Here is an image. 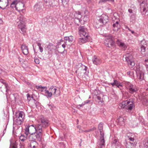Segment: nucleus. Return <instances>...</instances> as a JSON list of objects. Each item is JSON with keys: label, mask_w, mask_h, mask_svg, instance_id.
<instances>
[{"label": "nucleus", "mask_w": 148, "mask_h": 148, "mask_svg": "<svg viewBox=\"0 0 148 148\" xmlns=\"http://www.w3.org/2000/svg\"><path fill=\"white\" fill-rule=\"evenodd\" d=\"M97 98L98 100H99L101 101V97H100L97 96Z\"/></svg>", "instance_id": "obj_56"}, {"label": "nucleus", "mask_w": 148, "mask_h": 148, "mask_svg": "<svg viewBox=\"0 0 148 148\" xmlns=\"http://www.w3.org/2000/svg\"><path fill=\"white\" fill-rule=\"evenodd\" d=\"M141 52L143 56H145V48L147 46V45L145 41L144 40H142L141 42Z\"/></svg>", "instance_id": "obj_15"}, {"label": "nucleus", "mask_w": 148, "mask_h": 148, "mask_svg": "<svg viewBox=\"0 0 148 148\" xmlns=\"http://www.w3.org/2000/svg\"><path fill=\"white\" fill-rule=\"evenodd\" d=\"M45 5L48 7H51L53 4V0H45Z\"/></svg>", "instance_id": "obj_27"}, {"label": "nucleus", "mask_w": 148, "mask_h": 148, "mask_svg": "<svg viewBox=\"0 0 148 148\" xmlns=\"http://www.w3.org/2000/svg\"><path fill=\"white\" fill-rule=\"evenodd\" d=\"M5 87L6 88H7V86H8V85L7 84H5Z\"/></svg>", "instance_id": "obj_61"}, {"label": "nucleus", "mask_w": 148, "mask_h": 148, "mask_svg": "<svg viewBox=\"0 0 148 148\" xmlns=\"http://www.w3.org/2000/svg\"><path fill=\"white\" fill-rule=\"evenodd\" d=\"M36 88L38 89L39 91L42 92V93H44L47 87L45 86H36Z\"/></svg>", "instance_id": "obj_26"}, {"label": "nucleus", "mask_w": 148, "mask_h": 148, "mask_svg": "<svg viewBox=\"0 0 148 148\" xmlns=\"http://www.w3.org/2000/svg\"><path fill=\"white\" fill-rule=\"evenodd\" d=\"M30 146L32 148H36V146L35 145H32V144H31Z\"/></svg>", "instance_id": "obj_52"}, {"label": "nucleus", "mask_w": 148, "mask_h": 148, "mask_svg": "<svg viewBox=\"0 0 148 148\" xmlns=\"http://www.w3.org/2000/svg\"><path fill=\"white\" fill-rule=\"evenodd\" d=\"M89 102V100H87L85 102H84V103L85 104L88 103Z\"/></svg>", "instance_id": "obj_59"}, {"label": "nucleus", "mask_w": 148, "mask_h": 148, "mask_svg": "<svg viewBox=\"0 0 148 148\" xmlns=\"http://www.w3.org/2000/svg\"><path fill=\"white\" fill-rule=\"evenodd\" d=\"M40 127L41 126L40 124L26 125L25 129V134L27 135H28L29 134L30 135L36 132L38 127Z\"/></svg>", "instance_id": "obj_3"}, {"label": "nucleus", "mask_w": 148, "mask_h": 148, "mask_svg": "<svg viewBox=\"0 0 148 148\" xmlns=\"http://www.w3.org/2000/svg\"><path fill=\"white\" fill-rule=\"evenodd\" d=\"M21 49L23 53L25 55H27L28 53V47L25 44H23L21 46Z\"/></svg>", "instance_id": "obj_20"}, {"label": "nucleus", "mask_w": 148, "mask_h": 148, "mask_svg": "<svg viewBox=\"0 0 148 148\" xmlns=\"http://www.w3.org/2000/svg\"><path fill=\"white\" fill-rule=\"evenodd\" d=\"M141 95H139L138 97L139 98V99L141 100H142L143 99H145V97H142L141 96H140Z\"/></svg>", "instance_id": "obj_49"}, {"label": "nucleus", "mask_w": 148, "mask_h": 148, "mask_svg": "<svg viewBox=\"0 0 148 148\" xmlns=\"http://www.w3.org/2000/svg\"><path fill=\"white\" fill-rule=\"evenodd\" d=\"M145 62L146 63V68L147 69V70L148 71V64L147 65V62H148V59L147 60H145Z\"/></svg>", "instance_id": "obj_47"}, {"label": "nucleus", "mask_w": 148, "mask_h": 148, "mask_svg": "<svg viewBox=\"0 0 148 148\" xmlns=\"http://www.w3.org/2000/svg\"><path fill=\"white\" fill-rule=\"evenodd\" d=\"M99 21L100 23L102 24H106L109 21L108 16L105 14H103L101 15Z\"/></svg>", "instance_id": "obj_16"}, {"label": "nucleus", "mask_w": 148, "mask_h": 148, "mask_svg": "<svg viewBox=\"0 0 148 148\" xmlns=\"http://www.w3.org/2000/svg\"><path fill=\"white\" fill-rule=\"evenodd\" d=\"M39 49L40 52H42L43 51V49L41 46L39 47Z\"/></svg>", "instance_id": "obj_48"}, {"label": "nucleus", "mask_w": 148, "mask_h": 148, "mask_svg": "<svg viewBox=\"0 0 148 148\" xmlns=\"http://www.w3.org/2000/svg\"><path fill=\"white\" fill-rule=\"evenodd\" d=\"M123 147H122L121 145H119V146H117L116 147V148H123Z\"/></svg>", "instance_id": "obj_53"}, {"label": "nucleus", "mask_w": 148, "mask_h": 148, "mask_svg": "<svg viewBox=\"0 0 148 148\" xmlns=\"http://www.w3.org/2000/svg\"><path fill=\"white\" fill-rule=\"evenodd\" d=\"M112 19L113 21H114V20H116V23L113 24V30L114 31H117L119 29L120 27V25L118 21V20L114 16H113L112 17Z\"/></svg>", "instance_id": "obj_14"}, {"label": "nucleus", "mask_w": 148, "mask_h": 148, "mask_svg": "<svg viewBox=\"0 0 148 148\" xmlns=\"http://www.w3.org/2000/svg\"><path fill=\"white\" fill-rule=\"evenodd\" d=\"M126 118L122 117H120L117 119V122L118 124L121 125H123L124 124Z\"/></svg>", "instance_id": "obj_21"}, {"label": "nucleus", "mask_w": 148, "mask_h": 148, "mask_svg": "<svg viewBox=\"0 0 148 148\" xmlns=\"http://www.w3.org/2000/svg\"><path fill=\"white\" fill-rule=\"evenodd\" d=\"M88 38V37H84L83 38H79L78 40L79 43L81 45L84 43L86 42Z\"/></svg>", "instance_id": "obj_22"}, {"label": "nucleus", "mask_w": 148, "mask_h": 148, "mask_svg": "<svg viewBox=\"0 0 148 148\" xmlns=\"http://www.w3.org/2000/svg\"><path fill=\"white\" fill-rule=\"evenodd\" d=\"M39 6L38 5H36L34 7V10H36L38 11L39 10V9H37V8H39Z\"/></svg>", "instance_id": "obj_42"}, {"label": "nucleus", "mask_w": 148, "mask_h": 148, "mask_svg": "<svg viewBox=\"0 0 148 148\" xmlns=\"http://www.w3.org/2000/svg\"><path fill=\"white\" fill-rule=\"evenodd\" d=\"M28 136L27 135L26 136H25L23 135H21L20 136L19 138L20 143H21V142L22 143H24L27 140V138H28Z\"/></svg>", "instance_id": "obj_25"}, {"label": "nucleus", "mask_w": 148, "mask_h": 148, "mask_svg": "<svg viewBox=\"0 0 148 148\" xmlns=\"http://www.w3.org/2000/svg\"><path fill=\"white\" fill-rule=\"evenodd\" d=\"M25 144L24 143H22L21 142L19 145L20 148H24Z\"/></svg>", "instance_id": "obj_40"}, {"label": "nucleus", "mask_w": 148, "mask_h": 148, "mask_svg": "<svg viewBox=\"0 0 148 148\" xmlns=\"http://www.w3.org/2000/svg\"><path fill=\"white\" fill-rule=\"evenodd\" d=\"M145 145H146V146H145V147H146V146L148 148V140H147V142L145 143Z\"/></svg>", "instance_id": "obj_55"}, {"label": "nucleus", "mask_w": 148, "mask_h": 148, "mask_svg": "<svg viewBox=\"0 0 148 148\" xmlns=\"http://www.w3.org/2000/svg\"><path fill=\"white\" fill-rule=\"evenodd\" d=\"M67 0H62V2H64Z\"/></svg>", "instance_id": "obj_62"}, {"label": "nucleus", "mask_w": 148, "mask_h": 148, "mask_svg": "<svg viewBox=\"0 0 148 148\" xmlns=\"http://www.w3.org/2000/svg\"><path fill=\"white\" fill-rule=\"evenodd\" d=\"M24 6V5L22 3H17V7H18V8H17L18 10H17L19 12L22 11L23 10V8Z\"/></svg>", "instance_id": "obj_23"}, {"label": "nucleus", "mask_w": 148, "mask_h": 148, "mask_svg": "<svg viewBox=\"0 0 148 148\" xmlns=\"http://www.w3.org/2000/svg\"><path fill=\"white\" fill-rule=\"evenodd\" d=\"M98 128L100 132V134H101V133L104 134L102 130L103 124L102 123H100L98 125Z\"/></svg>", "instance_id": "obj_36"}, {"label": "nucleus", "mask_w": 148, "mask_h": 148, "mask_svg": "<svg viewBox=\"0 0 148 148\" xmlns=\"http://www.w3.org/2000/svg\"><path fill=\"white\" fill-rule=\"evenodd\" d=\"M134 143L132 142H127L126 146L127 148H133L134 147Z\"/></svg>", "instance_id": "obj_33"}, {"label": "nucleus", "mask_w": 148, "mask_h": 148, "mask_svg": "<svg viewBox=\"0 0 148 148\" xmlns=\"http://www.w3.org/2000/svg\"><path fill=\"white\" fill-rule=\"evenodd\" d=\"M117 44L119 46L122 47L124 50H125L127 48V46L123 42L119 41L117 42Z\"/></svg>", "instance_id": "obj_32"}, {"label": "nucleus", "mask_w": 148, "mask_h": 148, "mask_svg": "<svg viewBox=\"0 0 148 148\" xmlns=\"http://www.w3.org/2000/svg\"><path fill=\"white\" fill-rule=\"evenodd\" d=\"M78 32L80 36L89 37L88 34L87 29L84 26H80L78 28Z\"/></svg>", "instance_id": "obj_10"}, {"label": "nucleus", "mask_w": 148, "mask_h": 148, "mask_svg": "<svg viewBox=\"0 0 148 148\" xmlns=\"http://www.w3.org/2000/svg\"><path fill=\"white\" fill-rule=\"evenodd\" d=\"M26 21V18L21 14L18 16L16 20L18 27L19 29H20L23 34L26 32L27 29L25 23V22Z\"/></svg>", "instance_id": "obj_2"}, {"label": "nucleus", "mask_w": 148, "mask_h": 148, "mask_svg": "<svg viewBox=\"0 0 148 148\" xmlns=\"http://www.w3.org/2000/svg\"><path fill=\"white\" fill-rule=\"evenodd\" d=\"M127 29L130 31L132 33V34H135L136 33L134 31L131 30L129 27H127Z\"/></svg>", "instance_id": "obj_45"}, {"label": "nucleus", "mask_w": 148, "mask_h": 148, "mask_svg": "<svg viewBox=\"0 0 148 148\" xmlns=\"http://www.w3.org/2000/svg\"><path fill=\"white\" fill-rule=\"evenodd\" d=\"M135 19V17L134 16L131 15L130 17V21H132L133 20H134Z\"/></svg>", "instance_id": "obj_46"}, {"label": "nucleus", "mask_w": 148, "mask_h": 148, "mask_svg": "<svg viewBox=\"0 0 148 148\" xmlns=\"http://www.w3.org/2000/svg\"><path fill=\"white\" fill-rule=\"evenodd\" d=\"M137 76V79L140 81L144 79V70L142 66L137 65L135 68Z\"/></svg>", "instance_id": "obj_4"}, {"label": "nucleus", "mask_w": 148, "mask_h": 148, "mask_svg": "<svg viewBox=\"0 0 148 148\" xmlns=\"http://www.w3.org/2000/svg\"><path fill=\"white\" fill-rule=\"evenodd\" d=\"M37 124H40V125L43 131L44 128L49 125V122L48 120L43 118H41L40 121L39 122V123Z\"/></svg>", "instance_id": "obj_13"}, {"label": "nucleus", "mask_w": 148, "mask_h": 148, "mask_svg": "<svg viewBox=\"0 0 148 148\" xmlns=\"http://www.w3.org/2000/svg\"><path fill=\"white\" fill-rule=\"evenodd\" d=\"M42 94L47 98H51L52 95V94L49 90V89L48 90L46 89L45 93H42Z\"/></svg>", "instance_id": "obj_24"}, {"label": "nucleus", "mask_w": 148, "mask_h": 148, "mask_svg": "<svg viewBox=\"0 0 148 148\" xmlns=\"http://www.w3.org/2000/svg\"><path fill=\"white\" fill-rule=\"evenodd\" d=\"M36 43L37 45L38 46V47L41 46V43H40L39 42H38V41H37L36 42Z\"/></svg>", "instance_id": "obj_50"}, {"label": "nucleus", "mask_w": 148, "mask_h": 148, "mask_svg": "<svg viewBox=\"0 0 148 148\" xmlns=\"http://www.w3.org/2000/svg\"><path fill=\"white\" fill-rule=\"evenodd\" d=\"M82 68V71H84V73H86V71L88 69L87 67L84 65L81 64Z\"/></svg>", "instance_id": "obj_37"}, {"label": "nucleus", "mask_w": 148, "mask_h": 148, "mask_svg": "<svg viewBox=\"0 0 148 148\" xmlns=\"http://www.w3.org/2000/svg\"><path fill=\"white\" fill-rule=\"evenodd\" d=\"M103 136L104 134L101 133V134H100V139L98 142L99 148H102L105 146V140Z\"/></svg>", "instance_id": "obj_17"}, {"label": "nucleus", "mask_w": 148, "mask_h": 148, "mask_svg": "<svg viewBox=\"0 0 148 148\" xmlns=\"http://www.w3.org/2000/svg\"><path fill=\"white\" fill-rule=\"evenodd\" d=\"M49 90L55 97H58L60 95V91L59 89L56 86H51L49 88Z\"/></svg>", "instance_id": "obj_12"}, {"label": "nucleus", "mask_w": 148, "mask_h": 148, "mask_svg": "<svg viewBox=\"0 0 148 148\" xmlns=\"http://www.w3.org/2000/svg\"><path fill=\"white\" fill-rule=\"evenodd\" d=\"M12 148H17V145L16 143H14L12 144Z\"/></svg>", "instance_id": "obj_43"}, {"label": "nucleus", "mask_w": 148, "mask_h": 148, "mask_svg": "<svg viewBox=\"0 0 148 148\" xmlns=\"http://www.w3.org/2000/svg\"><path fill=\"white\" fill-rule=\"evenodd\" d=\"M82 106H83L82 105V104H80V105H78L77 106V108H80V107H81Z\"/></svg>", "instance_id": "obj_54"}, {"label": "nucleus", "mask_w": 148, "mask_h": 148, "mask_svg": "<svg viewBox=\"0 0 148 148\" xmlns=\"http://www.w3.org/2000/svg\"><path fill=\"white\" fill-rule=\"evenodd\" d=\"M127 27H128L127 26H126L125 27V28H126V29H127Z\"/></svg>", "instance_id": "obj_64"}, {"label": "nucleus", "mask_w": 148, "mask_h": 148, "mask_svg": "<svg viewBox=\"0 0 148 148\" xmlns=\"http://www.w3.org/2000/svg\"><path fill=\"white\" fill-rule=\"evenodd\" d=\"M74 16L75 18L78 19L81 18L82 16L81 13L79 11L75 12Z\"/></svg>", "instance_id": "obj_30"}, {"label": "nucleus", "mask_w": 148, "mask_h": 148, "mask_svg": "<svg viewBox=\"0 0 148 148\" xmlns=\"http://www.w3.org/2000/svg\"><path fill=\"white\" fill-rule=\"evenodd\" d=\"M114 0H100L99 3H105L107 1L113 2Z\"/></svg>", "instance_id": "obj_38"}, {"label": "nucleus", "mask_w": 148, "mask_h": 148, "mask_svg": "<svg viewBox=\"0 0 148 148\" xmlns=\"http://www.w3.org/2000/svg\"><path fill=\"white\" fill-rule=\"evenodd\" d=\"M16 116L17 117L16 120L17 124L21 125L25 116L24 112L21 111L17 112H16Z\"/></svg>", "instance_id": "obj_7"}, {"label": "nucleus", "mask_w": 148, "mask_h": 148, "mask_svg": "<svg viewBox=\"0 0 148 148\" xmlns=\"http://www.w3.org/2000/svg\"><path fill=\"white\" fill-rule=\"evenodd\" d=\"M106 38L105 42V43L106 46L110 47L113 46L114 42L113 40V38L111 35H109L106 36Z\"/></svg>", "instance_id": "obj_11"}, {"label": "nucleus", "mask_w": 148, "mask_h": 148, "mask_svg": "<svg viewBox=\"0 0 148 148\" xmlns=\"http://www.w3.org/2000/svg\"><path fill=\"white\" fill-rule=\"evenodd\" d=\"M87 11L86 10H85L84 11V13H85L86 12H87Z\"/></svg>", "instance_id": "obj_63"}, {"label": "nucleus", "mask_w": 148, "mask_h": 148, "mask_svg": "<svg viewBox=\"0 0 148 148\" xmlns=\"http://www.w3.org/2000/svg\"><path fill=\"white\" fill-rule=\"evenodd\" d=\"M1 82L3 83V84H5V82H4V81L3 80V79H1Z\"/></svg>", "instance_id": "obj_57"}, {"label": "nucleus", "mask_w": 148, "mask_h": 148, "mask_svg": "<svg viewBox=\"0 0 148 148\" xmlns=\"http://www.w3.org/2000/svg\"><path fill=\"white\" fill-rule=\"evenodd\" d=\"M139 3H140V10L143 14H146L148 10V5L147 3L145 0H138Z\"/></svg>", "instance_id": "obj_8"}, {"label": "nucleus", "mask_w": 148, "mask_h": 148, "mask_svg": "<svg viewBox=\"0 0 148 148\" xmlns=\"http://www.w3.org/2000/svg\"><path fill=\"white\" fill-rule=\"evenodd\" d=\"M119 106L121 108H125L129 110H131L134 106V103L132 101L128 100L123 101L119 104Z\"/></svg>", "instance_id": "obj_6"}, {"label": "nucleus", "mask_w": 148, "mask_h": 148, "mask_svg": "<svg viewBox=\"0 0 148 148\" xmlns=\"http://www.w3.org/2000/svg\"><path fill=\"white\" fill-rule=\"evenodd\" d=\"M112 143L113 145L114 144L117 145V146L121 145L120 143L118 141L117 139L116 138H114L113 139Z\"/></svg>", "instance_id": "obj_35"}, {"label": "nucleus", "mask_w": 148, "mask_h": 148, "mask_svg": "<svg viewBox=\"0 0 148 148\" xmlns=\"http://www.w3.org/2000/svg\"><path fill=\"white\" fill-rule=\"evenodd\" d=\"M43 132V130L41 127H38L36 132L28 136V139L29 141H34V143H36V141H41Z\"/></svg>", "instance_id": "obj_1"}, {"label": "nucleus", "mask_w": 148, "mask_h": 148, "mask_svg": "<svg viewBox=\"0 0 148 148\" xmlns=\"http://www.w3.org/2000/svg\"><path fill=\"white\" fill-rule=\"evenodd\" d=\"M109 85H111L113 87L114 86H116L121 90L122 89L123 87V86L121 83L116 79H114L113 82L110 83L109 84Z\"/></svg>", "instance_id": "obj_18"}, {"label": "nucleus", "mask_w": 148, "mask_h": 148, "mask_svg": "<svg viewBox=\"0 0 148 148\" xmlns=\"http://www.w3.org/2000/svg\"><path fill=\"white\" fill-rule=\"evenodd\" d=\"M62 47L63 48H64V51H63L62 52H61L59 51H58V53H60L61 54H63V53H64L65 52L66 53V50H65V49H64V48H65V47H66V45L65 44H62Z\"/></svg>", "instance_id": "obj_39"}, {"label": "nucleus", "mask_w": 148, "mask_h": 148, "mask_svg": "<svg viewBox=\"0 0 148 148\" xmlns=\"http://www.w3.org/2000/svg\"><path fill=\"white\" fill-rule=\"evenodd\" d=\"M127 137L128 139L130 141L134 142V135L131 133H129L127 134Z\"/></svg>", "instance_id": "obj_29"}, {"label": "nucleus", "mask_w": 148, "mask_h": 148, "mask_svg": "<svg viewBox=\"0 0 148 148\" xmlns=\"http://www.w3.org/2000/svg\"><path fill=\"white\" fill-rule=\"evenodd\" d=\"M125 86L129 92L131 93H133L138 90V88L135 86L131 84L129 82H126Z\"/></svg>", "instance_id": "obj_9"}, {"label": "nucleus", "mask_w": 148, "mask_h": 148, "mask_svg": "<svg viewBox=\"0 0 148 148\" xmlns=\"http://www.w3.org/2000/svg\"><path fill=\"white\" fill-rule=\"evenodd\" d=\"M92 61L93 64L96 65H99L101 63V60L97 57L94 56L92 58Z\"/></svg>", "instance_id": "obj_19"}, {"label": "nucleus", "mask_w": 148, "mask_h": 148, "mask_svg": "<svg viewBox=\"0 0 148 148\" xmlns=\"http://www.w3.org/2000/svg\"><path fill=\"white\" fill-rule=\"evenodd\" d=\"M34 62L37 64H38L40 63L39 60L38 58H36L34 59Z\"/></svg>", "instance_id": "obj_44"}, {"label": "nucleus", "mask_w": 148, "mask_h": 148, "mask_svg": "<svg viewBox=\"0 0 148 148\" xmlns=\"http://www.w3.org/2000/svg\"><path fill=\"white\" fill-rule=\"evenodd\" d=\"M64 39L66 41H68L69 42L71 43L73 40V38L72 36H70L65 37Z\"/></svg>", "instance_id": "obj_31"}, {"label": "nucleus", "mask_w": 148, "mask_h": 148, "mask_svg": "<svg viewBox=\"0 0 148 148\" xmlns=\"http://www.w3.org/2000/svg\"><path fill=\"white\" fill-rule=\"evenodd\" d=\"M85 104V103L84 102V103H83L81 104H82V105L83 106H84Z\"/></svg>", "instance_id": "obj_60"}, {"label": "nucleus", "mask_w": 148, "mask_h": 148, "mask_svg": "<svg viewBox=\"0 0 148 148\" xmlns=\"http://www.w3.org/2000/svg\"><path fill=\"white\" fill-rule=\"evenodd\" d=\"M128 12L130 14L132 13V10L131 9H129L128 10Z\"/></svg>", "instance_id": "obj_51"}, {"label": "nucleus", "mask_w": 148, "mask_h": 148, "mask_svg": "<svg viewBox=\"0 0 148 148\" xmlns=\"http://www.w3.org/2000/svg\"><path fill=\"white\" fill-rule=\"evenodd\" d=\"M96 129V128L95 127H93L92 128L90 129L89 130H85L84 131V132H89L91 131H92V130H95Z\"/></svg>", "instance_id": "obj_41"}, {"label": "nucleus", "mask_w": 148, "mask_h": 148, "mask_svg": "<svg viewBox=\"0 0 148 148\" xmlns=\"http://www.w3.org/2000/svg\"><path fill=\"white\" fill-rule=\"evenodd\" d=\"M3 23V20L0 18V24H2Z\"/></svg>", "instance_id": "obj_58"}, {"label": "nucleus", "mask_w": 148, "mask_h": 148, "mask_svg": "<svg viewBox=\"0 0 148 148\" xmlns=\"http://www.w3.org/2000/svg\"><path fill=\"white\" fill-rule=\"evenodd\" d=\"M8 1V0H0V5L2 6L6 7L7 5H6V2Z\"/></svg>", "instance_id": "obj_34"}, {"label": "nucleus", "mask_w": 148, "mask_h": 148, "mask_svg": "<svg viewBox=\"0 0 148 148\" xmlns=\"http://www.w3.org/2000/svg\"><path fill=\"white\" fill-rule=\"evenodd\" d=\"M17 2L18 1L17 0H15L13 1L11 4L10 5L11 7L12 8H15L16 9V10H17V8H18V7H17Z\"/></svg>", "instance_id": "obj_28"}, {"label": "nucleus", "mask_w": 148, "mask_h": 148, "mask_svg": "<svg viewBox=\"0 0 148 148\" xmlns=\"http://www.w3.org/2000/svg\"><path fill=\"white\" fill-rule=\"evenodd\" d=\"M123 60L126 61L130 68H132L134 66L135 63L133 59V56L131 54L127 53L123 56Z\"/></svg>", "instance_id": "obj_5"}]
</instances>
